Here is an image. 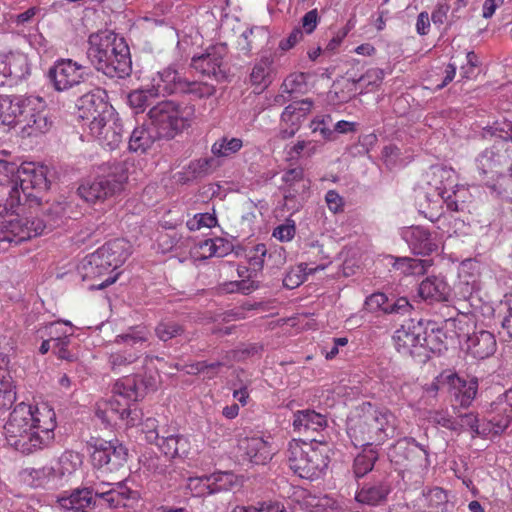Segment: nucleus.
Wrapping results in <instances>:
<instances>
[{"mask_svg":"<svg viewBox=\"0 0 512 512\" xmlns=\"http://www.w3.org/2000/svg\"><path fill=\"white\" fill-rule=\"evenodd\" d=\"M103 175L81 184L79 196L88 203L103 202L123 191L128 180L126 162H108L102 167Z\"/></svg>","mask_w":512,"mask_h":512,"instance_id":"0eeeda50","label":"nucleus"},{"mask_svg":"<svg viewBox=\"0 0 512 512\" xmlns=\"http://www.w3.org/2000/svg\"><path fill=\"white\" fill-rule=\"evenodd\" d=\"M390 493V486L385 483H378L371 486H364L356 494V500L368 505H378L386 499Z\"/></svg>","mask_w":512,"mask_h":512,"instance_id":"a19ab883","label":"nucleus"},{"mask_svg":"<svg viewBox=\"0 0 512 512\" xmlns=\"http://www.w3.org/2000/svg\"><path fill=\"white\" fill-rule=\"evenodd\" d=\"M56 414L47 403H19L10 414L4 429L13 448H40L54 438Z\"/></svg>","mask_w":512,"mask_h":512,"instance_id":"f257e3e1","label":"nucleus"},{"mask_svg":"<svg viewBox=\"0 0 512 512\" xmlns=\"http://www.w3.org/2000/svg\"><path fill=\"white\" fill-rule=\"evenodd\" d=\"M149 344L150 332L146 327H129L106 346L111 368L116 370L134 363Z\"/></svg>","mask_w":512,"mask_h":512,"instance_id":"1a4fd4ad","label":"nucleus"},{"mask_svg":"<svg viewBox=\"0 0 512 512\" xmlns=\"http://www.w3.org/2000/svg\"><path fill=\"white\" fill-rule=\"evenodd\" d=\"M145 389L146 385L139 382L136 377L127 376L119 379L113 386L111 399L97 403L96 417L106 425H137L142 413L137 409L135 402L143 397Z\"/></svg>","mask_w":512,"mask_h":512,"instance_id":"f03ea898","label":"nucleus"},{"mask_svg":"<svg viewBox=\"0 0 512 512\" xmlns=\"http://www.w3.org/2000/svg\"><path fill=\"white\" fill-rule=\"evenodd\" d=\"M155 138V135L144 125L135 127L129 138V150L144 153L153 145Z\"/></svg>","mask_w":512,"mask_h":512,"instance_id":"79ce46f5","label":"nucleus"},{"mask_svg":"<svg viewBox=\"0 0 512 512\" xmlns=\"http://www.w3.org/2000/svg\"><path fill=\"white\" fill-rule=\"evenodd\" d=\"M319 150V144L316 141L309 140H301L297 141L295 144L287 147V157L289 160H296L300 157H311L315 155Z\"/></svg>","mask_w":512,"mask_h":512,"instance_id":"49530a36","label":"nucleus"},{"mask_svg":"<svg viewBox=\"0 0 512 512\" xmlns=\"http://www.w3.org/2000/svg\"><path fill=\"white\" fill-rule=\"evenodd\" d=\"M181 93H189L198 98L210 97L215 93V87L208 83L187 81L183 79Z\"/></svg>","mask_w":512,"mask_h":512,"instance_id":"6e6d98bb","label":"nucleus"},{"mask_svg":"<svg viewBox=\"0 0 512 512\" xmlns=\"http://www.w3.org/2000/svg\"><path fill=\"white\" fill-rule=\"evenodd\" d=\"M497 348L495 336L486 330H480L467 338V350L477 359H486L492 356Z\"/></svg>","mask_w":512,"mask_h":512,"instance_id":"2f4dec72","label":"nucleus"},{"mask_svg":"<svg viewBox=\"0 0 512 512\" xmlns=\"http://www.w3.org/2000/svg\"><path fill=\"white\" fill-rule=\"evenodd\" d=\"M86 68L71 59H60L49 69L48 77L57 91H67L79 85L85 77Z\"/></svg>","mask_w":512,"mask_h":512,"instance_id":"f3484780","label":"nucleus"},{"mask_svg":"<svg viewBox=\"0 0 512 512\" xmlns=\"http://www.w3.org/2000/svg\"><path fill=\"white\" fill-rule=\"evenodd\" d=\"M241 512H287L284 505L277 501L258 503L256 506L241 507Z\"/></svg>","mask_w":512,"mask_h":512,"instance_id":"774afa93","label":"nucleus"},{"mask_svg":"<svg viewBox=\"0 0 512 512\" xmlns=\"http://www.w3.org/2000/svg\"><path fill=\"white\" fill-rule=\"evenodd\" d=\"M451 383L457 388L456 399L461 406L468 407L476 397L478 391V380L475 377L462 379L458 376H451Z\"/></svg>","mask_w":512,"mask_h":512,"instance_id":"58836bf2","label":"nucleus"},{"mask_svg":"<svg viewBox=\"0 0 512 512\" xmlns=\"http://www.w3.org/2000/svg\"><path fill=\"white\" fill-rule=\"evenodd\" d=\"M219 165V161L214 156L200 158L191 161L183 168L182 171L178 172L176 174V179L178 182L185 184L197 178H202L211 174L219 167Z\"/></svg>","mask_w":512,"mask_h":512,"instance_id":"72a5a7b5","label":"nucleus"},{"mask_svg":"<svg viewBox=\"0 0 512 512\" xmlns=\"http://www.w3.org/2000/svg\"><path fill=\"white\" fill-rule=\"evenodd\" d=\"M272 459L269 450H245L242 461L251 465H265Z\"/></svg>","mask_w":512,"mask_h":512,"instance_id":"0e129e2a","label":"nucleus"},{"mask_svg":"<svg viewBox=\"0 0 512 512\" xmlns=\"http://www.w3.org/2000/svg\"><path fill=\"white\" fill-rule=\"evenodd\" d=\"M38 333L42 338L47 336L49 340L55 342L62 336L73 335V327L69 321H56L40 327Z\"/></svg>","mask_w":512,"mask_h":512,"instance_id":"c03bdc74","label":"nucleus"},{"mask_svg":"<svg viewBox=\"0 0 512 512\" xmlns=\"http://www.w3.org/2000/svg\"><path fill=\"white\" fill-rule=\"evenodd\" d=\"M243 147L241 138L223 136L211 146L212 155L217 158H229L239 152Z\"/></svg>","mask_w":512,"mask_h":512,"instance_id":"37998d69","label":"nucleus"},{"mask_svg":"<svg viewBox=\"0 0 512 512\" xmlns=\"http://www.w3.org/2000/svg\"><path fill=\"white\" fill-rule=\"evenodd\" d=\"M0 363V409H8L16 400L15 385L10 372L7 370L5 357H1Z\"/></svg>","mask_w":512,"mask_h":512,"instance_id":"4c0bfd02","label":"nucleus"},{"mask_svg":"<svg viewBox=\"0 0 512 512\" xmlns=\"http://www.w3.org/2000/svg\"><path fill=\"white\" fill-rule=\"evenodd\" d=\"M187 487L195 497H205L214 494L210 475L189 478Z\"/></svg>","mask_w":512,"mask_h":512,"instance_id":"864d4df0","label":"nucleus"},{"mask_svg":"<svg viewBox=\"0 0 512 512\" xmlns=\"http://www.w3.org/2000/svg\"><path fill=\"white\" fill-rule=\"evenodd\" d=\"M132 494L133 492L121 482L116 483L108 490H96L98 511L126 507Z\"/></svg>","mask_w":512,"mask_h":512,"instance_id":"c756f323","label":"nucleus"},{"mask_svg":"<svg viewBox=\"0 0 512 512\" xmlns=\"http://www.w3.org/2000/svg\"><path fill=\"white\" fill-rule=\"evenodd\" d=\"M13 187L3 186L0 179V215L7 212V209L17 202V196Z\"/></svg>","mask_w":512,"mask_h":512,"instance_id":"338daca9","label":"nucleus"},{"mask_svg":"<svg viewBox=\"0 0 512 512\" xmlns=\"http://www.w3.org/2000/svg\"><path fill=\"white\" fill-rule=\"evenodd\" d=\"M311 182L305 177L301 167H294L285 170L282 174V186L286 203L292 200H303L308 193Z\"/></svg>","mask_w":512,"mask_h":512,"instance_id":"b1692460","label":"nucleus"},{"mask_svg":"<svg viewBox=\"0 0 512 512\" xmlns=\"http://www.w3.org/2000/svg\"><path fill=\"white\" fill-rule=\"evenodd\" d=\"M88 44V58L98 71L110 78H124L130 74V51L124 38L104 30L91 34Z\"/></svg>","mask_w":512,"mask_h":512,"instance_id":"7ed1b4c3","label":"nucleus"},{"mask_svg":"<svg viewBox=\"0 0 512 512\" xmlns=\"http://www.w3.org/2000/svg\"><path fill=\"white\" fill-rule=\"evenodd\" d=\"M217 218L211 213H198L193 218L189 219L186 223L190 231H197L201 228H212L216 226Z\"/></svg>","mask_w":512,"mask_h":512,"instance_id":"bf43d9fd","label":"nucleus"},{"mask_svg":"<svg viewBox=\"0 0 512 512\" xmlns=\"http://www.w3.org/2000/svg\"><path fill=\"white\" fill-rule=\"evenodd\" d=\"M0 179L3 186H11L15 190L17 202L7 209L12 211L20 204L21 193L31 195L29 190L46 191L49 188L47 167L33 162L17 166L6 160H0Z\"/></svg>","mask_w":512,"mask_h":512,"instance_id":"39448f33","label":"nucleus"},{"mask_svg":"<svg viewBox=\"0 0 512 512\" xmlns=\"http://www.w3.org/2000/svg\"><path fill=\"white\" fill-rule=\"evenodd\" d=\"M72 336L73 335L62 336L61 339H58L57 341L53 342V352L56 354L58 358L70 362L76 360V356L67 349V347L70 344Z\"/></svg>","mask_w":512,"mask_h":512,"instance_id":"69168bd1","label":"nucleus"},{"mask_svg":"<svg viewBox=\"0 0 512 512\" xmlns=\"http://www.w3.org/2000/svg\"><path fill=\"white\" fill-rule=\"evenodd\" d=\"M148 116L158 137L173 138L191 125L195 117V107L166 100L153 106Z\"/></svg>","mask_w":512,"mask_h":512,"instance_id":"6e6552de","label":"nucleus"},{"mask_svg":"<svg viewBox=\"0 0 512 512\" xmlns=\"http://www.w3.org/2000/svg\"><path fill=\"white\" fill-rule=\"evenodd\" d=\"M505 164L506 156L495 147L485 149L476 158V166L479 173L490 179L501 175Z\"/></svg>","mask_w":512,"mask_h":512,"instance_id":"7c9ffc66","label":"nucleus"},{"mask_svg":"<svg viewBox=\"0 0 512 512\" xmlns=\"http://www.w3.org/2000/svg\"><path fill=\"white\" fill-rule=\"evenodd\" d=\"M296 234V224L292 219H286L283 224L274 228L272 236L281 242L291 241Z\"/></svg>","mask_w":512,"mask_h":512,"instance_id":"680f3d73","label":"nucleus"},{"mask_svg":"<svg viewBox=\"0 0 512 512\" xmlns=\"http://www.w3.org/2000/svg\"><path fill=\"white\" fill-rule=\"evenodd\" d=\"M53 121L49 116L45 101L36 96H28L16 133L19 137L37 138L50 131Z\"/></svg>","mask_w":512,"mask_h":512,"instance_id":"f8f14e48","label":"nucleus"},{"mask_svg":"<svg viewBox=\"0 0 512 512\" xmlns=\"http://www.w3.org/2000/svg\"><path fill=\"white\" fill-rule=\"evenodd\" d=\"M400 235L414 254L430 255L438 250V241L422 226L404 227Z\"/></svg>","mask_w":512,"mask_h":512,"instance_id":"5701e85b","label":"nucleus"},{"mask_svg":"<svg viewBox=\"0 0 512 512\" xmlns=\"http://www.w3.org/2000/svg\"><path fill=\"white\" fill-rule=\"evenodd\" d=\"M57 502L66 510L95 512L98 509L96 490L90 488H77L70 494H62Z\"/></svg>","mask_w":512,"mask_h":512,"instance_id":"a878e982","label":"nucleus"},{"mask_svg":"<svg viewBox=\"0 0 512 512\" xmlns=\"http://www.w3.org/2000/svg\"><path fill=\"white\" fill-rule=\"evenodd\" d=\"M182 327L174 321H163L156 327V335L162 341H168L182 333Z\"/></svg>","mask_w":512,"mask_h":512,"instance_id":"052dcab7","label":"nucleus"},{"mask_svg":"<svg viewBox=\"0 0 512 512\" xmlns=\"http://www.w3.org/2000/svg\"><path fill=\"white\" fill-rule=\"evenodd\" d=\"M125 456V450H93L91 462L96 469L113 473L124 466Z\"/></svg>","mask_w":512,"mask_h":512,"instance_id":"f704fd0d","label":"nucleus"},{"mask_svg":"<svg viewBox=\"0 0 512 512\" xmlns=\"http://www.w3.org/2000/svg\"><path fill=\"white\" fill-rule=\"evenodd\" d=\"M214 493L227 491L238 485V478L232 472H218L210 475Z\"/></svg>","mask_w":512,"mask_h":512,"instance_id":"603ef678","label":"nucleus"},{"mask_svg":"<svg viewBox=\"0 0 512 512\" xmlns=\"http://www.w3.org/2000/svg\"><path fill=\"white\" fill-rule=\"evenodd\" d=\"M306 253L319 257L323 262L317 266L312 267L308 263H301L296 267L291 268L283 279V284L288 289H294L300 286L305 280L307 275L314 273L317 270H324L330 263V257L323 251L322 245L316 240L307 244Z\"/></svg>","mask_w":512,"mask_h":512,"instance_id":"6ab92c4d","label":"nucleus"},{"mask_svg":"<svg viewBox=\"0 0 512 512\" xmlns=\"http://www.w3.org/2000/svg\"><path fill=\"white\" fill-rule=\"evenodd\" d=\"M418 294L429 303L447 302L451 296V287L444 276L432 275L419 284Z\"/></svg>","mask_w":512,"mask_h":512,"instance_id":"c85d7f7f","label":"nucleus"},{"mask_svg":"<svg viewBox=\"0 0 512 512\" xmlns=\"http://www.w3.org/2000/svg\"><path fill=\"white\" fill-rule=\"evenodd\" d=\"M29 70L26 54L19 51L0 53V86L25 78Z\"/></svg>","mask_w":512,"mask_h":512,"instance_id":"aec40b11","label":"nucleus"},{"mask_svg":"<svg viewBox=\"0 0 512 512\" xmlns=\"http://www.w3.org/2000/svg\"><path fill=\"white\" fill-rule=\"evenodd\" d=\"M150 444H152V440H155V445L158 447L165 446L166 448H173L177 446H186L188 445V440L182 435H168L166 437L159 438L158 434L155 431H149L146 435Z\"/></svg>","mask_w":512,"mask_h":512,"instance_id":"5fc2aeb1","label":"nucleus"},{"mask_svg":"<svg viewBox=\"0 0 512 512\" xmlns=\"http://www.w3.org/2000/svg\"><path fill=\"white\" fill-rule=\"evenodd\" d=\"M292 425L294 431L300 434L318 433L326 428L327 419L314 410H299L294 413Z\"/></svg>","mask_w":512,"mask_h":512,"instance_id":"473e14b6","label":"nucleus"},{"mask_svg":"<svg viewBox=\"0 0 512 512\" xmlns=\"http://www.w3.org/2000/svg\"><path fill=\"white\" fill-rule=\"evenodd\" d=\"M155 97V95L151 94L147 86L146 88L132 91L128 95V103L132 108L143 111L150 104L151 99Z\"/></svg>","mask_w":512,"mask_h":512,"instance_id":"4d7b16f0","label":"nucleus"},{"mask_svg":"<svg viewBox=\"0 0 512 512\" xmlns=\"http://www.w3.org/2000/svg\"><path fill=\"white\" fill-rule=\"evenodd\" d=\"M471 199V193L469 189L460 184H456L455 188L451 189V192L448 195L442 196L441 206L443 204L446 205L449 211L460 212L464 211L467 207L468 202ZM438 229L441 231L442 235H446L451 237L453 234H456L458 230H460L464 226L463 221L454 220V226L451 227V220L447 217H442L438 221Z\"/></svg>","mask_w":512,"mask_h":512,"instance_id":"a211bd4d","label":"nucleus"},{"mask_svg":"<svg viewBox=\"0 0 512 512\" xmlns=\"http://www.w3.org/2000/svg\"><path fill=\"white\" fill-rule=\"evenodd\" d=\"M312 101L304 99L296 101L285 107L281 114V129L279 136L282 139H288L298 131L303 119L312 109Z\"/></svg>","mask_w":512,"mask_h":512,"instance_id":"4be33fe9","label":"nucleus"},{"mask_svg":"<svg viewBox=\"0 0 512 512\" xmlns=\"http://www.w3.org/2000/svg\"><path fill=\"white\" fill-rule=\"evenodd\" d=\"M306 457L309 463L311 480L318 478L328 466V456L323 454V450H306Z\"/></svg>","mask_w":512,"mask_h":512,"instance_id":"3c124183","label":"nucleus"},{"mask_svg":"<svg viewBox=\"0 0 512 512\" xmlns=\"http://www.w3.org/2000/svg\"><path fill=\"white\" fill-rule=\"evenodd\" d=\"M393 269L404 276L424 274L431 266V260L416 259L411 257L388 256Z\"/></svg>","mask_w":512,"mask_h":512,"instance_id":"c9c22d12","label":"nucleus"},{"mask_svg":"<svg viewBox=\"0 0 512 512\" xmlns=\"http://www.w3.org/2000/svg\"><path fill=\"white\" fill-rule=\"evenodd\" d=\"M27 100L28 96L0 95V128L16 131Z\"/></svg>","mask_w":512,"mask_h":512,"instance_id":"393cba45","label":"nucleus"},{"mask_svg":"<svg viewBox=\"0 0 512 512\" xmlns=\"http://www.w3.org/2000/svg\"><path fill=\"white\" fill-rule=\"evenodd\" d=\"M86 129L99 145L108 150H115L122 143L123 125L115 111L111 117H101L90 121Z\"/></svg>","mask_w":512,"mask_h":512,"instance_id":"4468645a","label":"nucleus"},{"mask_svg":"<svg viewBox=\"0 0 512 512\" xmlns=\"http://www.w3.org/2000/svg\"><path fill=\"white\" fill-rule=\"evenodd\" d=\"M54 224L35 217H14L0 221V242L19 244L32 237L41 235Z\"/></svg>","mask_w":512,"mask_h":512,"instance_id":"ddd939ff","label":"nucleus"},{"mask_svg":"<svg viewBox=\"0 0 512 512\" xmlns=\"http://www.w3.org/2000/svg\"><path fill=\"white\" fill-rule=\"evenodd\" d=\"M457 183V174L451 167L436 165L430 168L427 173V191L425 195L428 210L422 211V213L431 222L440 220L442 196L448 195Z\"/></svg>","mask_w":512,"mask_h":512,"instance_id":"9b49d317","label":"nucleus"},{"mask_svg":"<svg viewBox=\"0 0 512 512\" xmlns=\"http://www.w3.org/2000/svg\"><path fill=\"white\" fill-rule=\"evenodd\" d=\"M361 411V415L349 418L347 423V434L354 448L381 444L394 432L395 416L388 409L366 403Z\"/></svg>","mask_w":512,"mask_h":512,"instance_id":"20e7f679","label":"nucleus"},{"mask_svg":"<svg viewBox=\"0 0 512 512\" xmlns=\"http://www.w3.org/2000/svg\"><path fill=\"white\" fill-rule=\"evenodd\" d=\"M77 117L88 126L90 121L101 117H111L114 108L107 101V94L103 89L96 88L78 99Z\"/></svg>","mask_w":512,"mask_h":512,"instance_id":"dca6fc26","label":"nucleus"},{"mask_svg":"<svg viewBox=\"0 0 512 512\" xmlns=\"http://www.w3.org/2000/svg\"><path fill=\"white\" fill-rule=\"evenodd\" d=\"M332 119L330 115L316 117L310 123L313 133H319L324 140L331 141L334 139V131L331 129Z\"/></svg>","mask_w":512,"mask_h":512,"instance_id":"13d9d810","label":"nucleus"},{"mask_svg":"<svg viewBox=\"0 0 512 512\" xmlns=\"http://www.w3.org/2000/svg\"><path fill=\"white\" fill-rule=\"evenodd\" d=\"M227 53L225 43H216L209 46L203 54L194 56L191 66L202 75L221 81L226 78L224 58Z\"/></svg>","mask_w":512,"mask_h":512,"instance_id":"2eb2a0df","label":"nucleus"},{"mask_svg":"<svg viewBox=\"0 0 512 512\" xmlns=\"http://www.w3.org/2000/svg\"><path fill=\"white\" fill-rule=\"evenodd\" d=\"M273 62L271 55H264L255 63L250 74L252 85L266 88L270 84Z\"/></svg>","mask_w":512,"mask_h":512,"instance_id":"ea45409f","label":"nucleus"},{"mask_svg":"<svg viewBox=\"0 0 512 512\" xmlns=\"http://www.w3.org/2000/svg\"><path fill=\"white\" fill-rule=\"evenodd\" d=\"M458 277L456 289L461 298L468 299L480 290V265L477 261H463L459 267Z\"/></svg>","mask_w":512,"mask_h":512,"instance_id":"bb28decb","label":"nucleus"},{"mask_svg":"<svg viewBox=\"0 0 512 512\" xmlns=\"http://www.w3.org/2000/svg\"><path fill=\"white\" fill-rule=\"evenodd\" d=\"M424 330L420 323L409 321L402 325L394 333L393 340L398 352L402 354H414V349L428 346V339L424 336Z\"/></svg>","mask_w":512,"mask_h":512,"instance_id":"412c9836","label":"nucleus"},{"mask_svg":"<svg viewBox=\"0 0 512 512\" xmlns=\"http://www.w3.org/2000/svg\"><path fill=\"white\" fill-rule=\"evenodd\" d=\"M377 457V450H361L354 459L353 469L355 476L360 478L370 472Z\"/></svg>","mask_w":512,"mask_h":512,"instance_id":"de8ad7c7","label":"nucleus"},{"mask_svg":"<svg viewBox=\"0 0 512 512\" xmlns=\"http://www.w3.org/2000/svg\"><path fill=\"white\" fill-rule=\"evenodd\" d=\"M183 79L172 67L158 71L152 76L149 91L156 97L166 96L174 93H181Z\"/></svg>","mask_w":512,"mask_h":512,"instance_id":"cd10ccee","label":"nucleus"},{"mask_svg":"<svg viewBox=\"0 0 512 512\" xmlns=\"http://www.w3.org/2000/svg\"><path fill=\"white\" fill-rule=\"evenodd\" d=\"M289 466L299 477L311 479L306 450H291Z\"/></svg>","mask_w":512,"mask_h":512,"instance_id":"09e8293b","label":"nucleus"},{"mask_svg":"<svg viewBox=\"0 0 512 512\" xmlns=\"http://www.w3.org/2000/svg\"><path fill=\"white\" fill-rule=\"evenodd\" d=\"M385 77V72L381 68H371L368 69L365 74H363L358 80L357 83L359 87L365 92H372L376 90L382 83Z\"/></svg>","mask_w":512,"mask_h":512,"instance_id":"8fccbe9b","label":"nucleus"},{"mask_svg":"<svg viewBox=\"0 0 512 512\" xmlns=\"http://www.w3.org/2000/svg\"><path fill=\"white\" fill-rule=\"evenodd\" d=\"M461 426L468 427L484 438H493L504 432L512 422V389L500 394L490 405L489 419L486 423L478 424L473 413L460 417Z\"/></svg>","mask_w":512,"mask_h":512,"instance_id":"9d476101","label":"nucleus"},{"mask_svg":"<svg viewBox=\"0 0 512 512\" xmlns=\"http://www.w3.org/2000/svg\"><path fill=\"white\" fill-rule=\"evenodd\" d=\"M268 40V31L265 27L254 26L246 29L238 39V48L248 55L253 49L261 46Z\"/></svg>","mask_w":512,"mask_h":512,"instance_id":"e433bc0d","label":"nucleus"},{"mask_svg":"<svg viewBox=\"0 0 512 512\" xmlns=\"http://www.w3.org/2000/svg\"><path fill=\"white\" fill-rule=\"evenodd\" d=\"M130 244L125 239H113L93 253L87 255L79 264L78 271L83 280L100 278L120 267L130 255Z\"/></svg>","mask_w":512,"mask_h":512,"instance_id":"423d86ee","label":"nucleus"},{"mask_svg":"<svg viewBox=\"0 0 512 512\" xmlns=\"http://www.w3.org/2000/svg\"><path fill=\"white\" fill-rule=\"evenodd\" d=\"M55 471L52 467H43L39 469L25 470L23 473L24 481L31 487H43L54 478Z\"/></svg>","mask_w":512,"mask_h":512,"instance_id":"a18cd8bd","label":"nucleus"},{"mask_svg":"<svg viewBox=\"0 0 512 512\" xmlns=\"http://www.w3.org/2000/svg\"><path fill=\"white\" fill-rule=\"evenodd\" d=\"M283 90L287 93H300L306 87V75L304 73H293L283 82Z\"/></svg>","mask_w":512,"mask_h":512,"instance_id":"e2e57ef3","label":"nucleus"}]
</instances>
